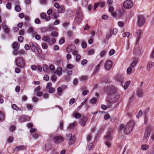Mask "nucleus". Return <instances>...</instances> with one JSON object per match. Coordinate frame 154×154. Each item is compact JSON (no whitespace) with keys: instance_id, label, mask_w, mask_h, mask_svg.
Here are the masks:
<instances>
[{"instance_id":"1","label":"nucleus","mask_w":154,"mask_h":154,"mask_svg":"<svg viewBox=\"0 0 154 154\" xmlns=\"http://www.w3.org/2000/svg\"><path fill=\"white\" fill-rule=\"evenodd\" d=\"M109 94L106 98V101L111 103H113L117 101L119 98V95L116 91V89L113 87L109 88Z\"/></svg>"},{"instance_id":"2","label":"nucleus","mask_w":154,"mask_h":154,"mask_svg":"<svg viewBox=\"0 0 154 154\" xmlns=\"http://www.w3.org/2000/svg\"><path fill=\"white\" fill-rule=\"evenodd\" d=\"M134 125V122L133 121H131L125 126L123 124H121L120 127V131L123 130L125 134H128L132 131Z\"/></svg>"},{"instance_id":"3","label":"nucleus","mask_w":154,"mask_h":154,"mask_svg":"<svg viewBox=\"0 0 154 154\" xmlns=\"http://www.w3.org/2000/svg\"><path fill=\"white\" fill-rule=\"evenodd\" d=\"M83 18V14L81 9L78 8L76 11V15L75 19V23H78L82 20Z\"/></svg>"},{"instance_id":"4","label":"nucleus","mask_w":154,"mask_h":154,"mask_svg":"<svg viewBox=\"0 0 154 154\" xmlns=\"http://www.w3.org/2000/svg\"><path fill=\"white\" fill-rule=\"evenodd\" d=\"M111 135V130L109 129L106 135L104 136L105 140V144L109 148L110 147L111 145V143L109 142L112 139Z\"/></svg>"},{"instance_id":"5","label":"nucleus","mask_w":154,"mask_h":154,"mask_svg":"<svg viewBox=\"0 0 154 154\" xmlns=\"http://www.w3.org/2000/svg\"><path fill=\"white\" fill-rule=\"evenodd\" d=\"M14 62L16 65L19 68H23L25 66V61L22 57H16Z\"/></svg>"},{"instance_id":"6","label":"nucleus","mask_w":154,"mask_h":154,"mask_svg":"<svg viewBox=\"0 0 154 154\" xmlns=\"http://www.w3.org/2000/svg\"><path fill=\"white\" fill-rule=\"evenodd\" d=\"M66 140L69 141V144L72 145L75 143V138L74 136H72V134H66Z\"/></svg>"},{"instance_id":"7","label":"nucleus","mask_w":154,"mask_h":154,"mask_svg":"<svg viewBox=\"0 0 154 154\" xmlns=\"http://www.w3.org/2000/svg\"><path fill=\"white\" fill-rule=\"evenodd\" d=\"M133 5V2L130 0H126L123 3V6L126 9H130L132 8Z\"/></svg>"},{"instance_id":"8","label":"nucleus","mask_w":154,"mask_h":154,"mask_svg":"<svg viewBox=\"0 0 154 154\" xmlns=\"http://www.w3.org/2000/svg\"><path fill=\"white\" fill-rule=\"evenodd\" d=\"M64 138L61 136H55L53 140L56 144H59L64 141Z\"/></svg>"},{"instance_id":"9","label":"nucleus","mask_w":154,"mask_h":154,"mask_svg":"<svg viewBox=\"0 0 154 154\" xmlns=\"http://www.w3.org/2000/svg\"><path fill=\"white\" fill-rule=\"evenodd\" d=\"M145 23V20L143 16V15H139L138 17V20L137 24L138 26L140 27L142 26Z\"/></svg>"},{"instance_id":"10","label":"nucleus","mask_w":154,"mask_h":154,"mask_svg":"<svg viewBox=\"0 0 154 154\" xmlns=\"http://www.w3.org/2000/svg\"><path fill=\"white\" fill-rule=\"evenodd\" d=\"M142 31V30L140 29H138L136 31V34L137 37L136 41V44H138L139 41L141 38V32Z\"/></svg>"},{"instance_id":"11","label":"nucleus","mask_w":154,"mask_h":154,"mask_svg":"<svg viewBox=\"0 0 154 154\" xmlns=\"http://www.w3.org/2000/svg\"><path fill=\"white\" fill-rule=\"evenodd\" d=\"M13 54L15 56L18 55H25L26 54L25 51L24 50L21 49L20 50H17L15 51H13L12 52Z\"/></svg>"},{"instance_id":"12","label":"nucleus","mask_w":154,"mask_h":154,"mask_svg":"<svg viewBox=\"0 0 154 154\" xmlns=\"http://www.w3.org/2000/svg\"><path fill=\"white\" fill-rule=\"evenodd\" d=\"M29 44L31 49L33 52H35V49H38V47H39L38 45L35 42L33 43L32 42H31L29 43Z\"/></svg>"},{"instance_id":"13","label":"nucleus","mask_w":154,"mask_h":154,"mask_svg":"<svg viewBox=\"0 0 154 154\" xmlns=\"http://www.w3.org/2000/svg\"><path fill=\"white\" fill-rule=\"evenodd\" d=\"M112 65V62L110 60H108L104 63L105 68L107 70L110 69L111 68Z\"/></svg>"},{"instance_id":"14","label":"nucleus","mask_w":154,"mask_h":154,"mask_svg":"<svg viewBox=\"0 0 154 154\" xmlns=\"http://www.w3.org/2000/svg\"><path fill=\"white\" fill-rule=\"evenodd\" d=\"M88 116L82 117L79 121V123L83 127L85 126L86 123L88 120Z\"/></svg>"},{"instance_id":"15","label":"nucleus","mask_w":154,"mask_h":154,"mask_svg":"<svg viewBox=\"0 0 154 154\" xmlns=\"http://www.w3.org/2000/svg\"><path fill=\"white\" fill-rule=\"evenodd\" d=\"M150 135V131L149 127H148L145 133L144 136L143 140H147L149 137Z\"/></svg>"},{"instance_id":"16","label":"nucleus","mask_w":154,"mask_h":154,"mask_svg":"<svg viewBox=\"0 0 154 154\" xmlns=\"http://www.w3.org/2000/svg\"><path fill=\"white\" fill-rule=\"evenodd\" d=\"M75 49V46L72 44L70 45L66 49L67 52L70 53L73 51Z\"/></svg>"},{"instance_id":"17","label":"nucleus","mask_w":154,"mask_h":154,"mask_svg":"<svg viewBox=\"0 0 154 154\" xmlns=\"http://www.w3.org/2000/svg\"><path fill=\"white\" fill-rule=\"evenodd\" d=\"M26 149V146L24 145H21L17 146L14 149L15 152H17L18 151H21L24 150Z\"/></svg>"},{"instance_id":"18","label":"nucleus","mask_w":154,"mask_h":154,"mask_svg":"<svg viewBox=\"0 0 154 154\" xmlns=\"http://www.w3.org/2000/svg\"><path fill=\"white\" fill-rule=\"evenodd\" d=\"M30 119V117L28 116L23 115L20 117V120L22 122L29 121Z\"/></svg>"},{"instance_id":"19","label":"nucleus","mask_w":154,"mask_h":154,"mask_svg":"<svg viewBox=\"0 0 154 154\" xmlns=\"http://www.w3.org/2000/svg\"><path fill=\"white\" fill-rule=\"evenodd\" d=\"M20 44L17 42H14L12 45V47L14 49V51L18 50L20 48Z\"/></svg>"},{"instance_id":"20","label":"nucleus","mask_w":154,"mask_h":154,"mask_svg":"<svg viewBox=\"0 0 154 154\" xmlns=\"http://www.w3.org/2000/svg\"><path fill=\"white\" fill-rule=\"evenodd\" d=\"M154 66V62L151 61L149 62L146 66V69L148 71H149Z\"/></svg>"},{"instance_id":"21","label":"nucleus","mask_w":154,"mask_h":154,"mask_svg":"<svg viewBox=\"0 0 154 154\" xmlns=\"http://www.w3.org/2000/svg\"><path fill=\"white\" fill-rule=\"evenodd\" d=\"M5 113L0 111V122L4 121L5 120Z\"/></svg>"},{"instance_id":"22","label":"nucleus","mask_w":154,"mask_h":154,"mask_svg":"<svg viewBox=\"0 0 154 154\" xmlns=\"http://www.w3.org/2000/svg\"><path fill=\"white\" fill-rule=\"evenodd\" d=\"M77 124L76 122H73L70 124L68 128V129L69 130L72 129L74 128Z\"/></svg>"},{"instance_id":"23","label":"nucleus","mask_w":154,"mask_h":154,"mask_svg":"<svg viewBox=\"0 0 154 154\" xmlns=\"http://www.w3.org/2000/svg\"><path fill=\"white\" fill-rule=\"evenodd\" d=\"M137 95L139 97H142L143 95V90L141 89H138L137 91Z\"/></svg>"},{"instance_id":"24","label":"nucleus","mask_w":154,"mask_h":154,"mask_svg":"<svg viewBox=\"0 0 154 154\" xmlns=\"http://www.w3.org/2000/svg\"><path fill=\"white\" fill-rule=\"evenodd\" d=\"M102 62H103V61L102 60H101L100 61V63L96 67V69L95 71L93 73V74L94 75H95L96 73H97L98 72V71L99 70V69L100 65Z\"/></svg>"},{"instance_id":"25","label":"nucleus","mask_w":154,"mask_h":154,"mask_svg":"<svg viewBox=\"0 0 154 154\" xmlns=\"http://www.w3.org/2000/svg\"><path fill=\"white\" fill-rule=\"evenodd\" d=\"M11 107L13 109L16 111L22 110H23L22 107L19 108L15 104H12L11 106Z\"/></svg>"},{"instance_id":"26","label":"nucleus","mask_w":154,"mask_h":154,"mask_svg":"<svg viewBox=\"0 0 154 154\" xmlns=\"http://www.w3.org/2000/svg\"><path fill=\"white\" fill-rule=\"evenodd\" d=\"M52 146L51 144L48 143L45 144V148L47 151H49L52 149Z\"/></svg>"},{"instance_id":"27","label":"nucleus","mask_w":154,"mask_h":154,"mask_svg":"<svg viewBox=\"0 0 154 154\" xmlns=\"http://www.w3.org/2000/svg\"><path fill=\"white\" fill-rule=\"evenodd\" d=\"M62 68L61 67L57 68L56 71V74L59 76L61 75L62 74Z\"/></svg>"},{"instance_id":"28","label":"nucleus","mask_w":154,"mask_h":154,"mask_svg":"<svg viewBox=\"0 0 154 154\" xmlns=\"http://www.w3.org/2000/svg\"><path fill=\"white\" fill-rule=\"evenodd\" d=\"M72 116L74 117L76 119H79L81 118V114L78 112L75 113L73 114Z\"/></svg>"},{"instance_id":"29","label":"nucleus","mask_w":154,"mask_h":154,"mask_svg":"<svg viewBox=\"0 0 154 154\" xmlns=\"http://www.w3.org/2000/svg\"><path fill=\"white\" fill-rule=\"evenodd\" d=\"M3 29L5 31V32L6 34H8L9 33V29L8 27L7 26L5 25L3 26Z\"/></svg>"},{"instance_id":"30","label":"nucleus","mask_w":154,"mask_h":154,"mask_svg":"<svg viewBox=\"0 0 154 154\" xmlns=\"http://www.w3.org/2000/svg\"><path fill=\"white\" fill-rule=\"evenodd\" d=\"M85 88L83 87L81 88V89L82 91H82V94L84 96H85L87 94L89 93V91L88 90H85Z\"/></svg>"},{"instance_id":"31","label":"nucleus","mask_w":154,"mask_h":154,"mask_svg":"<svg viewBox=\"0 0 154 154\" xmlns=\"http://www.w3.org/2000/svg\"><path fill=\"white\" fill-rule=\"evenodd\" d=\"M42 40L48 42H49L51 41V40L49 38V37L48 36L43 37L42 38Z\"/></svg>"},{"instance_id":"32","label":"nucleus","mask_w":154,"mask_h":154,"mask_svg":"<svg viewBox=\"0 0 154 154\" xmlns=\"http://www.w3.org/2000/svg\"><path fill=\"white\" fill-rule=\"evenodd\" d=\"M141 148L142 150H146L149 148V146L146 144H143L141 145Z\"/></svg>"},{"instance_id":"33","label":"nucleus","mask_w":154,"mask_h":154,"mask_svg":"<svg viewBox=\"0 0 154 154\" xmlns=\"http://www.w3.org/2000/svg\"><path fill=\"white\" fill-rule=\"evenodd\" d=\"M116 79L119 82H122L123 80V78L121 75L117 76L116 78Z\"/></svg>"},{"instance_id":"34","label":"nucleus","mask_w":154,"mask_h":154,"mask_svg":"<svg viewBox=\"0 0 154 154\" xmlns=\"http://www.w3.org/2000/svg\"><path fill=\"white\" fill-rule=\"evenodd\" d=\"M97 100V99L95 98H92L90 100V103L92 104H95L96 103Z\"/></svg>"},{"instance_id":"35","label":"nucleus","mask_w":154,"mask_h":154,"mask_svg":"<svg viewBox=\"0 0 154 154\" xmlns=\"http://www.w3.org/2000/svg\"><path fill=\"white\" fill-rule=\"evenodd\" d=\"M130 82L129 81H127L126 82L124 86V88L125 90H126L127 89L130 84Z\"/></svg>"},{"instance_id":"36","label":"nucleus","mask_w":154,"mask_h":154,"mask_svg":"<svg viewBox=\"0 0 154 154\" xmlns=\"http://www.w3.org/2000/svg\"><path fill=\"white\" fill-rule=\"evenodd\" d=\"M57 91L58 95L59 96L61 95L63 92V90L62 88L61 87H58L57 88Z\"/></svg>"},{"instance_id":"37","label":"nucleus","mask_w":154,"mask_h":154,"mask_svg":"<svg viewBox=\"0 0 154 154\" xmlns=\"http://www.w3.org/2000/svg\"><path fill=\"white\" fill-rule=\"evenodd\" d=\"M82 5L84 7H86L87 6L88 2L87 0H82Z\"/></svg>"},{"instance_id":"38","label":"nucleus","mask_w":154,"mask_h":154,"mask_svg":"<svg viewBox=\"0 0 154 154\" xmlns=\"http://www.w3.org/2000/svg\"><path fill=\"white\" fill-rule=\"evenodd\" d=\"M59 8V11L60 13H63L64 11L65 8L63 6H61Z\"/></svg>"},{"instance_id":"39","label":"nucleus","mask_w":154,"mask_h":154,"mask_svg":"<svg viewBox=\"0 0 154 154\" xmlns=\"http://www.w3.org/2000/svg\"><path fill=\"white\" fill-rule=\"evenodd\" d=\"M150 110V108H146L143 111V114L146 117L147 113L149 112Z\"/></svg>"},{"instance_id":"40","label":"nucleus","mask_w":154,"mask_h":154,"mask_svg":"<svg viewBox=\"0 0 154 154\" xmlns=\"http://www.w3.org/2000/svg\"><path fill=\"white\" fill-rule=\"evenodd\" d=\"M43 69L45 72H46L48 70V66L46 64H44L43 66Z\"/></svg>"},{"instance_id":"41","label":"nucleus","mask_w":154,"mask_h":154,"mask_svg":"<svg viewBox=\"0 0 154 154\" xmlns=\"http://www.w3.org/2000/svg\"><path fill=\"white\" fill-rule=\"evenodd\" d=\"M79 79L81 81H84L87 80L88 77L86 76H83L80 77Z\"/></svg>"},{"instance_id":"42","label":"nucleus","mask_w":154,"mask_h":154,"mask_svg":"<svg viewBox=\"0 0 154 154\" xmlns=\"http://www.w3.org/2000/svg\"><path fill=\"white\" fill-rule=\"evenodd\" d=\"M93 147V144L92 143H90L88 145V149L89 150H91Z\"/></svg>"},{"instance_id":"43","label":"nucleus","mask_w":154,"mask_h":154,"mask_svg":"<svg viewBox=\"0 0 154 154\" xmlns=\"http://www.w3.org/2000/svg\"><path fill=\"white\" fill-rule=\"evenodd\" d=\"M130 34V33L126 32H125L124 33L122 34V36L123 37H127L128 38L129 37Z\"/></svg>"},{"instance_id":"44","label":"nucleus","mask_w":154,"mask_h":154,"mask_svg":"<svg viewBox=\"0 0 154 154\" xmlns=\"http://www.w3.org/2000/svg\"><path fill=\"white\" fill-rule=\"evenodd\" d=\"M58 35V33L55 31L52 32L51 34V36L53 37H57Z\"/></svg>"},{"instance_id":"45","label":"nucleus","mask_w":154,"mask_h":154,"mask_svg":"<svg viewBox=\"0 0 154 154\" xmlns=\"http://www.w3.org/2000/svg\"><path fill=\"white\" fill-rule=\"evenodd\" d=\"M106 51H102L100 53V57H102L104 56L106 54Z\"/></svg>"},{"instance_id":"46","label":"nucleus","mask_w":154,"mask_h":154,"mask_svg":"<svg viewBox=\"0 0 154 154\" xmlns=\"http://www.w3.org/2000/svg\"><path fill=\"white\" fill-rule=\"evenodd\" d=\"M75 101V100L74 98H71L70 100L69 101V104L70 105L73 104Z\"/></svg>"},{"instance_id":"47","label":"nucleus","mask_w":154,"mask_h":154,"mask_svg":"<svg viewBox=\"0 0 154 154\" xmlns=\"http://www.w3.org/2000/svg\"><path fill=\"white\" fill-rule=\"evenodd\" d=\"M67 35L69 37L72 36L73 32L71 31H69L67 32Z\"/></svg>"},{"instance_id":"48","label":"nucleus","mask_w":154,"mask_h":154,"mask_svg":"<svg viewBox=\"0 0 154 154\" xmlns=\"http://www.w3.org/2000/svg\"><path fill=\"white\" fill-rule=\"evenodd\" d=\"M81 57V56L80 54H77L76 56L75 61L77 62H79L80 60Z\"/></svg>"},{"instance_id":"49","label":"nucleus","mask_w":154,"mask_h":154,"mask_svg":"<svg viewBox=\"0 0 154 154\" xmlns=\"http://www.w3.org/2000/svg\"><path fill=\"white\" fill-rule=\"evenodd\" d=\"M132 71V70L131 67H129L127 69V72L128 74H130L131 73Z\"/></svg>"},{"instance_id":"50","label":"nucleus","mask_w":154,"mask_h":154,"mask_svg":"<svg viewBox=\"0 0 154 154\" xmlns=\"http://www.w3.org/2000/svg\"><path fill=\"white\" fill-rule=\"evenodd\" d=\"M94 52V51L93 49H91L88 51V55H91L93 54Z\"/></svg>"},{"instance_id":"51","label":"nucleus","mask_w":154,"mask_h":154,"mask_svg":"<svg viewBox=\"0 0 154 154\" xmlns=\"http://www.w3.org/2000/svg\"><path fill=\"white\" fill-rule=\"evenodd\" d=\"M109 11L110 13H112L114 11V8L112 6H110L109 8Z\"/></svg>"},{"instance_id":"52","label":"nucleus","mask_w":154,"mask_h":154,"mask_svg":"<svg viewBox=\"0 0 154 154\" xmlns=\"http://www.w3.org/2000/svg\"><path fill=\"white\" fill-rule=\"evenodd\" d=\"M42 47L43 49H46L48 48V46L47 44L45 43H43L42 44Z\"/></svg>"},{"instance_id":"53","label":"nucleus","mask_w":154,"mask_h":154,"mask_svg":"<svg viewBox=\"0 0 154 154\" xmlns=\"http://www.w3.org/2000/svg\"><path fill=\"white\" fill-rule=\"evenodd\" d=\"M74 67V65L71 64H69L67 65V67L69 69H72Z\"/></svg>"},{"instance_id":"54","label":"nucleus","mask_w":154,"mask_h":154,"mask_svg":"<svg viewBox=\"0 0 154 154\" xmlns=\"http://www.w3.org/2000/svg\"><path fill=\"white\" fill-rule=\"evenodd\" d=\"M15 10L17 12H20L21 10V8L19 6H16L15 7Z\"/></svg>"},{"instance_id":"55","label":"nucleus","mask_w":154,"mask_h":154,"mask_svg":"<svg viewBox=\"0 0 154 154\" xmlns=\"http://www.w3.org/2000/svg\"><path fill=\"white\" fill-rule=\"evenodd\" d=\"M143 112L141 110H140L138 114L137 115L136 117L137 118H139V117L141 116L143 114Z\"/></svg>"},{"instance_id":"56","label":"nucleus","mask_w":154,"mask_h":154,"mask_svg":"<svg viewBox=\"0 0 154 154\" xmlns=\"http://www.w3.org/2000/svg\"><path fill=\"white\" fill-rule=\"evenodd\" d=\"M46 16V14L43 13L40 14V17L42 19H44Z\"/></svg>"},{"instance_id":"57","label":"nucleus","mask_w":154,"mask_h":154,"mask_svg":"<svg viewBox=\"0 0 154 154\" xmlns=\"http://www.w3.org/2000/svg\"><path fill=\"white\" fill-rule=\"evenodd\" d=\"M18 41L20 42H23V38L22 36H20L18 37Z\"/></svg>"},{"instance_id":"58","label":"nucleus","mask_w":154,"mask_h":154,"mask_svg":"<svg viewBox=\"0 0 154 154\" xmlns=\"http://www.w3.org/2000/svg\"><path fill=\"white\" fill-rule=\"evenodd\" d=\"M63 126V121H60V123L59 128L60 129H62Z\"/></svg>"},{"instance_id":"59","label":"nucleus","mask_w":154,"mask_h":154,"mask_svg":"<svg viewBox=\"0 0 154 154\" xmlns=\"http://www.w3.org/2000/svg\"><path fill=\"white\" fill-rule=\"evenodd\" d=\"M35 22L36 24H39L41 23V21L38 18H36L35 20Z\"/></svg>"},{"instance_id":"60","label":"nucleus","mask_w":154,"mask_h":154,"mask_svg":"<svg viewBox=\"0 0 154 154\" xmlns=\"http://www.w3.org/2000/svg\"><path fill=\"white\" fill-rule=\"evenodd\" d=\"M44 79L45 81H48L49 80V78L47 75H45L44 77Z\"/></svg>"},{"instance_id":"61","label":"nucleus","mask_w":154,"mask_h":154,"mask_svg":"<svg viewBox=\"0 0 154 154\" xmlns=\"http://www.w3.org/2000/svg\"><path fill=\"white\" fill-rule=\"evenodd\" d=\"M115 52V51L114 49H111L109 51V54L110 56L113 55Z\"/></svg>"},{"instance_id":"62","label":"nucleus","mask_w":154,"mask_h":154,"mask_svg":"<svg viewBox=\"0 0 154 154\" xmlns=\"http://www.w3.org/2000/svg\"><path fill=\"white\" fill-rule=\"evenodd\" d=\"M136 64H137L136 62L135 61H134L131 64V67L134 68L136 66Z\"/></svg>"},{"instance_id":"63","label":"nucleus","mask_w":154,"mask_h":154,"mask_svg":"<svg viewBox=\"0 0 154 154\" xmlns=\"http://www.w3.org/2000/svg\"><path fill=\"white\" fill-rule=\"evenodd\" d=\"M13 140V137H10L8 138V141L9 143H11Z\"/></svg>"},{"instance_id":"64","label":"nucleus","mask_w":154,"mask_h":154,"mask_svg":"<svg viewBox=\"0 0 154 154\" xmlns=\"http://www.w3.org/2000/svg\"><path fill=\"white\" fill-rule=\"evenodd\" d=\"M122 14V13L121 11H117V16H118L119 17H121Z\"/></svg>"}]
</instances>
